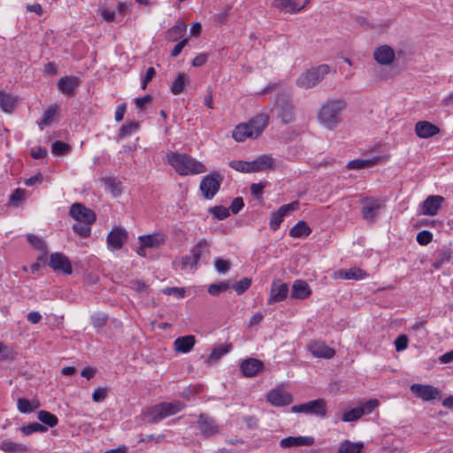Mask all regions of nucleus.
Returning a JSON list of instances; mask_svg holds the SVG:
<instances>
[{
	"mask_svg": "<svg viewBox=\"0 0 453 453\" xmlns=\"http://www.w3.org/2000/svg\"><path fill=\"white\" fill-rule=\"evenodd\" d=\"M347 103L344 99H328L319 107L317 119L319 123L328 130H334L342 122V113Z\"/></svg>",
	"mask_w": 453,
	"mask_h": 453,
	"instance_id": "obj_1",
	"label": "nucleus"
},
{
	"mask_svg": "<svg viewBox=\"0 0 453 453\" xmlns=\"http://www.w3.org/2000/svg\"><path fill=\"white\" fill-rule=\"evenodd\" d=\"M167 158L168 163L182 176L199 174L207 171L202 162L186 153L170 152Z\"/></svg>",
	"mask_w": 453,
	"mask_h": 453,
	"instance_id": "obj_2",
	"label": "nucleus"
},
{
	"mask_svg": "<svg viewBox=\"0 0 453 453\" xmlns=\"http://www.w3.org/2000/svg\"><path fill=\"white\" fill-rule=\"evenodd\" d=\"M184 408L185 404L180 401L165 402L149 409L146 412V417L149 423L156 424L171 415L180 412Z\"/></svg>",
	"mask_w": 453,
	"mask_h": 453,
	"instance_id": "obj_3",
	"label": "nucleus"
},
{
	"mask_svg": "<svg viewBox=\"0 0 453 453\" xmlns=\"http://www.w3.org/2000/svg\"><path fill=\"white\" fill-rule=\"evenodd\" d=\"M295 109L288 93L281 92L277 95L273 111L282 124H289L296 119Z\"/></svg>",
	"mask_w": 453,
	"mask_h": 453,
	"instance_id": "obj_4",
	"label": "nucleus"
},
{
	"mask_svg": "<svg viewBox=\"0 0 453 453\" xmlns=\"http://www.w3.org/2000/svg\"><path fill=\"white\" fill-rule=\"evenodd\" d=\"M327 65H320L317 67L311 68L301 73L296 79V85L301 88H311L321 81L329 73Z\"/></svg>",
	"mask_w": 453,
	"mask_h": 453,
	"instance_id": "obj_5",
	"label": "nucleus"
},
{
	"mask_svg": "<svg viewBox=\"0 0 453 453\" xmlns=\"http://www.w3.org/2000/svg\"><path fill=\"white\" fill-rule=\"evenodd\" d=\"M291 411L325 418L326 416V403L324 399L318 398L304 403L294 405L291 407Z\"/></svg>",
	"mask_w": 453,
	"mask_h": 453,
	"instance_id": "obj_6",
	"label": "nucleus"
},
{
	"mask_svg": "<svg viewBox=\"0 0 453 453\" xmlns=\"http://www.w3.org/2000/svg\"><path fill=\"white\" fill-rule=\"evenodd\" d=\"M223 176L218 172L205 175L200 182V190L205 199H212L220 188Z\"/></svg>",
	"mask_w": 453,
	"mask_h": 453,
	"instance_id": "obj_7",
	"label": "nucleus"
},
{
	"mask_svg": "<svg viewBox=\"0 0 453 453\" xmlns=\"http://www.w3.org/2000/svg\"><path fill=\"white\" fill-rule=\"evenodd\" d=\"M411 392L424 402H430L441 398V390L432 385L412 384L410 387Z\"/></svg>",
	"mask_w": 453,
	"mask_h": 453,
	"instance_id": "obj_8",
	"label": "nucleus"
},
{
	"mask_svg": "<svg viewBox=\"0 0 453 453\" xmlns=\"http://www.w3.org/2000/svg\"><path fill=\"white\" fill-rule=\"evenodd\" d=\"M362 203L361 215L365 220L371 223L376 220L380 211L385 207V204L378 199L365 198Z\"/></svg>",
	"mask_w": 453,
	"mask_h": 453,
	"instance_id": "obj_9",
	"label": "nucleus"
},
{
	"mask_svg": "<svg viewBox=\"0 0 453 453\" xmlns=\"http://www.w3.org/2000/svg\"><path fill=\"white\" fill-rule=\"evenodd\" d=\"M69 215L78 222H86L88 224H94L96 219V213L81 203H74L71 206Z\"/></svg>",
	"mask_w": 453,
	"mask_h": 453,
	"instance_id": "obj_10",
	"label": "nucleus"
},
{
	"mask_svg": "<svg viewBox=\"0 0 453 453\" xmlns=\"http://www.w3.org/2000/svg\"><path fill=\"white\" fill-rule=\"evenodd\" d=\"M128 240V233L120 226H115L107 235V246L111 250H119Z\"/></svg>",
	"mask_w": 453,
	"mask_h": 453,
	"instance_id": "obj_11",
	"label": "nucleus"
},
{
	"mask_svg": "<svg viewBox=\"0 0 453 453\" xmlns=\"http://www.w3.org/2000/svg\"><path fill=\"white\" fill-rule=\"evenodd\" d=\"M266 400L273 406L282 407L289 405L293 402V396L283 388H276L267 393Z\"/></svg>",
	"mask_w": 453,
	"mask_h": 453,
	"instance_id": "obj_12",
	"label": "nucleus"
},
{
	"mask_svg": "<svg viewBox=\"0 0 453 453\" xmlns=\"http://www.w3.org/2000/svg\"><path fill=\"white\" fill-rule=\"evenodd\" d=\"M196 424L202 434L207 438L214 436L220 431L219 426L216 421L205 413L199 415Z\"/></svg>",
	"mask_w": 453,
	"mask_h": 453,
	"instance_id": "obj_13",
	"label": "nucleus"
},
{
	"mask_svg": "<svg viewBox=\"0 0 453 453\" xmlns=\"http://www.w3.org/2000/svg\"><path fill=\"white\" fill-rule=\"evenodd\" d=\"M49 265L54 272L63 273L69 275L73 272L72 264L69 258L63 253L56 252L50 255Z\"/></svg>",
	"mask_w": 453,
	"mask_h": 453,
	"instance_id": "obj_14",
	"label": "nucleus"
},
{
	"mask_svg": "<svg viewBox=\"0 0 453 453\" xmlns=\"http://www.w3.org/2000/svg\"><path fill=\"white\" fill-rule=\"evenodd\" d=\"M298 205H299L298 201H294L290 203L281 205L276 211L273 212L271 214V219H270L271 229H273V231H276L280 227L286 214L289 211L296 210L298 208Z\"/></svg>",
	"mask_w": 453,
	"mask_h": 453,
	"instance_id": "obj_15",
	"label": "nucleus"
},
{
	"mask_svg": "<svg viewBox=\"0 0 453 453\" xmlns=\"http://www.w3.org/2000/svg\"><path fill=\"white\" fill-rule=\"evenodd\" d=\"M288 293V286L287 283L280 282V280H274L271 286L269 304H273L283 301Z\"/></svg>",
	"mask_w": 453,
	"mask_h": 453,
	"instance_id": "obj_16",
	"label": "nucleus"
},
{
	"mask_svg": "<svg viewBox=\"0 0 453 453\" xmlns=\"http://www.w3.org/2000/svg\"><path fill=\"white\" fill-rule=\"evenodd\" d=\"M373 58L380 65H389L394 62L395 54L390 46L385 44L375 49Z\"/></svg>",
	"mask_w": 453,
	"mask_h": 453,
	"instance_id": "obj_17",
	"label": "nucleus"
},
{
	"mask_svg": "<svg viewBox=\"0 0 453 453\" xmlns=\"http://www.w3.org/2000/svg\"><path fill=\"white\" fill-rule=\"evenodd\" d=\"M211 245L207 240L202 239L191 250L193 261L191 263V268H196L197 263L201 258H209L211 250Z\"/></svg>",
	"mask_w": 453,
	"mask_h": 453,
	"instance_id": "obj_18",
	"label": "nucleus"
},
{
	"mask_svg": "<svg viewBox=\"0 0 453 453\" xmlns=\"http://www.w3.org/2000/svg\"><path fill=\"white\" fill-rule=\"evenodd\" d=\"M241 371L245 377H253L264 369V363L254 357L244 359L240 365Z\"/></svg>",
	"mask_w": 453,
	"mask_h": 453,
	"instance_id": "obj_19",
	"label": "nucleus"
},
{
	"mask_svg": "<svg viewBox=\"0 0 453 453\" xmlns=\"http://www.w3.org/2000/svg\"><path fill=\"white\" fill-rule=\"evenodd\" d=\"M311 294L312 291L307 281L303 280H296L293 282L290 292V297L292 299L305 300L309 298Z\"/></svg>",
	"mask_w": 453,
	"mask_h": 453,
	"instance_id": "obj_20",
	"label": "nucleus"
},
{
	"mask_svg": "<svg viewBox=\"0 0 453 453\" xmlns=\"http://www.w3.org/2000/svg\"><path fill=\"white\" fill-rule=\"evenodd\" d=\"M308 349L313 357L319 358H332L335 355V350L322 342H311Z\"/></svg>",
	"mask_w": 453,
	"mask_h": 453,
	"instance_id": "obj_21",
	"label": "nucleus"
},
{
	"mask_svg": "<svg viewBox=\"0 0 453 453\" xmlns=\"http://www.w3.org/2000/svg\"><path fill=\"white\" fill-rule=\"evenodd\" d=\"M444 198L441 196H429L422 203V214L434 216L443 203Z\"/></svg>",
	"mask_w": 453,
	"mask_h": 453,
	"instance_id": "obj_22",
	"label": "nucleus"
},
{
	"mask_svg": "<svg viewBox=\"0 0 453 453\" xmlns=\"http://www.w3.org/2000/svg\"><path fill=\"white\" fill-rule=\"evenodd\" d=\"M415 133L419 138H430L440 133V128L428 122V121H418L415 125Z\"/></svg>",
	"mask_w": 453,
	"mask_h": 453,
	"instance_id": "obj_23",
	"label": "nucleus"
},
{
	"mask_svg": "<svg viewBox=\"0 0 453 453\" xmlns=\"http://www.w3.org/2000/svg\"><path fill=\"white\" fill-rule=\"evenodd\" d=\"M80 85V79L75 76L62 77L58 82V89L65 95L70 96L74 94Z\"/></svg>",
	"mask_w": 453,
	"mask_h": 453,
	"instance_id": "obj_24",
	"label": "nucleus"
},
{
	"mask_svg": "<svg viewBox=\"0 0 453 453\" xmlns=\"http://www.w3.org/2000/svg\"><path fill=\"white\" fill-rule=\"evenodd\" d=\"M269 123V116L265 113L257 114L253 117L248 125L250 127V130L254 134L255 137L257 138L265 129Z\"/></svg>",
	"mask_w": 453,
	"mask_h": 453,
	"instance_id": "obj_25",
	"label": "nucleus"
},
{
	"mask_svg": "<svg viewBox=\"0 0 453 453\" xmlns=\"http://www.w3.org/2000/svg\"><path fill=\"white\" fill-rule=\"evenodd\" d=\"M315 440L311 436H288L280 440V446L283 448H291L296 446H311Z\"/></svg>",
	"mask_w": 453,
	"mask_h": 453,
	"instance_id": "obj_26",
	"label": "nucleus"
},
{
	"mask_svg": "<svg viewBox=\"0 0 453 453\" xmlns=\"http://www.w3.org/2000/svg\"><path fill=\"white\" fill-rule=\"evenodd\" d=\"M196 344V338L194 335H185L178 337L173 342V349L176 353H188Z\"/></svg>",
	"mask_w": 453,
	"mask_h": 453,
	"instance_id": "obj_27",
	"label": "nucleus"
},
{
	"mask_svg": "<svg viewBox=\"0 0 453 453\" xmlns=\"http://www.w3.org/2000/svg\"><path fill=\"white\" fill-rule=\"evenodd\" d=\"M165 235L160 232L139 237L140 243L148 248H157L165 242Z\"/></svg>",
	"mask_w": 453,
	"mask_h": 453,
	"instance_id": "obj_28",
	"label": "nucleus"
},
{
	"mask_svg": "<svg viewBox=\"0 0 453 453\" xmlns=\"http://www.w3.org/2000/svg\"><path fill=\"white\" fill-rule=\"evenodd\" d=\"M366 273L357 267H351L349 270H338L334 273V277L344 280H361L366 276Z\"/></svg>",
	"mask_w": 453,
	"mask_h": 453,
	"instance_id": "obj_29",
	"label": "nucleus"
},
{
	"mask_svg": "<svg viewBox=\"0 0 453 453\" xmlns=\"http://www.w3.org/2000/svg\"><path fill=\"white\" fill-rule=\"evenodd\" d=\"M232 137L238 142H244L247 138H256L248 123L237 125L233 130Z\"/></svg>",
	"mask_w": 453,
	"mask_h": 453,
	"instance_id": "obj_30",
	"label": "nucleus"
},
{
	"mask_svg": "<svg viewBox=\"0 0 453 453\" xmlns=\"http://www.w3.org/2000/svg\"><path fill=\"white\" fill-rule=\"evenodd\" d=\"M0 449L7 453H27L29 451L27 445L12 441H4L0 443Z\"/></svg>",
	"mask_w": 453,
	"mask_h": 453,
	"instance_id": "obj_31",
	"label": "nucleus"
},
{
	"mask_svg": "<svg viewBox=\"0 0 453 453\" xmlns=\"http://www.w3.org/2000/svg\"><path fill=\"white\" fill-rule=\"evenodd\" d=\"M17 103L16 97L6 93L4 90H0V108L4 111L11 113L15 108Z\"/></svg>",
	"mask_w": 453,
	"mask_h": 453,
	"instance_id": "obj_32",
	"label": "nucleus"
},
{
	"mask_svg": "<svg viewBox=\"0 0 453 453\" xmlns=\"http://www.w3.org/2000/svg\"><path fill=\"white\" fill-rule=\"evenodd\" d=\"M186 30V24L178 21L173 27L167 30L166 39L171 42H176L184 35Z\"/></svg>",
	"mask_w": 453,
	"mask_h": 453,
	"instance_id": "obj_33",
	"label": "nucleus"
},
{
	"mask_svg": "<svg viewBox=\"0 0 453 453\" xmlns=\"http://www.w3.org/2000/svg\"><path fill=\"white\" fill-rule=\"evenodd\" d=\"M274 159L267 155H263L253 160L255 173L272 169L274 165Z\"/></svg>",
	"mask_w": 453,
	"mask_h": 453,
	"instance_id": "obj_34",
	"label": "nucleus"
},
{
	"mask_svg": "<svg viewBox=\"0 0 453 453\" xmlns=\"http://www.w3.org/2000/svg\"><path fill=\"white\" fill-rule=\"evenodd\" d=\"M311 233V229L303 220L298 221L289 231V235L293 238L307 237Z\"/></svg>",
	"mask_w": 453,
	"mask_h": 453,
	"instance_id": "obj_35",
	"label": "nucleus"
},
{
	"mask_svg": "<svg viewBox=\"0 0 453 453\" xmlns=\"http://www.w3.org/2000/svg\"><path fill=\"white\" fill-rule=\"evenodd\" d=\"M231 349H232L231 343L214 348L211 350V353L210 354V356L208 357L206 363H208L209 365L215 364L221 358L222 356L228 353L231 350Z\"/></svg>",
	"mask_w": 453,
	"mask_h": 453,
	"instance_id": "obj_36",
	"label": "nucleus"
},
{
	"mask_svg": "<svg viewBox=\"0 0 453 453\" xmlns=\"http://www.w3.org/2000/svg\"><path fill=\"white\" fill-rule=\"evenodd\" d=\"M273 5L280 11L293 13L299 12L303 8V6L297 7V4L292 0H275Z\"/></svg>",
	"mask_w": 453,
	"mask_h": 453,
	"instance_id": "obj_37",
	"label": "nucleus"
},
{
	"mask_svg": "<svg viewBox=\"0 0 453 453\" xmlns=\"http://www.w3.org/2000/svg\"><path fill=\"white\" fill-rule=\"evenodd\" d=\"M231 168L241 173H255L253 161L232 160L229 162Z\"/></svg>",
	"mask_w": 453,
	"mask_h": 453,
	"instance_id": "obj_38",
	"label": "nucleus"
},
{
	"mask_svg": "<svg viewBox=\"0 0 453 453\" xmlns=\"http://www.w3.org/2000/svg\"><path fill=\"white\" fill-rule=\"evenodd\" d=\"M362 448V443H355L345 440L339 446L338 453H359Z\"/></svg>",
	"mask_w": 453,
	"mask_h": 453,
	"instance_id": "obj_39",
	"label": "nucleus"
},
{
	"mask_svg": "<svg viewBox=\"0 0 453 453\" xmlns=\"http://www.w3.org/2000/svg\"><path fill=\"white\" fill-rule=\"evenodd\" d=\"M378 161V158L374 159H354L348 163L347 168L349 169H364L374 165Z\"/></svg>",
	"mask_w": 453,
	"mask_h": 453,
	"instance_id": "obj_40",
	"label": "nucleus"
},
{
	"mask_svg": "<svg viewBox=\"0 0 453 453\" xmlns=\"http://www.w3.org/2000/svg\"><path fill=\"white\" fill-rule=\"evenodd\" d=\"M37 418L42 423L49 426L50 427H54L58 423V418L57 416L47 411H38Z\"/></svg>",
	"mask_w": 453,
	"mask_h": 453,
	"instance_id": "obj_41",
	"label": "nucleus"
},
{
	"mask_svg": "<svg viewBox=\"0 0 453 453\" xmlns=\"http://www.w3.org/2000/svg\"><path fill=\"white\" fill-rule=\"evenodd\" d=\"M17 408L21 413H30L39 408V403L36 402L35 405L27 398L20 397L17 401Z\"/></svg>",
	"mask_w": 453,
	"mask_h": 453,
	"instance_id": "obj_42",
	"label": "nucleus"
},
{
	"mask_svg": "<svg viewBox=\"0 0 453 453\" xmlns=\"http://www.w3.org/2000/svg\"><path fill=\"white\" fill-rule=\"evenodd\" d=\"M139 127L140 124L138 121H131L122 125L117 135L118 139H122L127 135H130L133 132L137 131Z\"/></svg>",
	"mask_w": 453,
	"mask_h": 453,
	"instance_id": "obj_43",
	"label": "nucleus"
},
{
	"mask_svg": "<svg viewBox=\"0 0 453 453\" xmlns=\"http://www.w3.org/2000/svg\"><path fill=\"white\" fill-rule=\"evenodd\" d=\"M186 79L187 76L184 73H179L177 74L171 86V92L173 95H179L183 91Z\"/></svg>",
	"mask_w": 453,
	"mask_h": 453,
	"instance_id": "obj_44",
	"label": "nucleus"
},
{
	"mask_svg": "<svg viewBox=\"0 0 453 453\" xmlns=\"http://www.w3.org/2000/svg\"><path fill=\"white\" fill-rule=\"evenodd\" d=\"M93 224L86 222H76L73 225V231L81 237H88L91 234V226Z\"/></svg>",
	"mask_w": 453,
	"mask_h": 453,
	"instance_id": "obj_45",
	"label": "nucleus"
},
{
	"mask_svg": "<svg viewBox=\"0 0 453 453\" xmlns=\"http://www.w3.org/2000/svg\"><path fill=\"white\" fill-rule=\"evenodd\" d=\"M20 430L25 435H29L33 433H44L48 428L40 423L33 422L27 426H23Z\"/></svg>",
	"mask_w": 453,
	"mask_h": 453,
	"instance_id": "obj_46",
	"label": "nucleus"
},
{
	"mask_svg": "<svg viewBox=\"0 0 453 453\" xmlns=\"http://www.w3.org/2000/svg\"><path fill=\"white\" fill-rule=\"evenodd\" d=\"M364 415L361 408L356 407L343 413L342 420L344 422H351L359 419Z\"/></svg>",
	"mask_w": 453,
	"mask_h": 453,
	"instance_id": "obj_47",
	"label": "nucleus"
},
{
	"mask_svg": "<svg viewBox=\"0 0 453 453\" xmlns=\"http://www.w3.org/2000/svg\"><path fill=\"white\" fill-rule=\"evenodd\" d=\"M71 150V147L69 144L62 142V141H56L51 145V152L54 155H65L67 154Z\"/></svg>",
	"mask_w": 453,
	"mask_h": 453,
	"instance_id": "obj_48",
	"label": "nucleus"
},
{
	"mask_svg": "<svg viewBox=\"0 0 453 453\" xmlns=\"http://www.w3.org/2000/svg\"><path fill=\"white\" fill-rule=\"evenodd\" d=\"M209 212L219 220H223L230 215L229 209L222 205L211 207Z\"/></svg>",
	"mask_w": 453,
	"mask_h": 453,
	"instance_id": "obj_49",
	"label": "nucleus"
},
{
	"mask_svg": "<svg viewBox=\"0 0 453 453\" xmlns=\"http://www.w3.org/2000/svg\"><path fill=\"white\" fill-rule=\"evenodd\" d=\"M230 284L226 281H221L219 283L211 284L208 288V293L213 296H218L222 292L227 290Z\"/></svg>",
	"mask_w": 453,
	"mask_h": 453,
	"instance_id": "obj_50",
	"label": "nucleus"
},
{
	"mask_svg": "<svg viewBox=\"0 0 453 453\" xmlns=\"http://www.w3.org/2000/svg\"><path fill=\"white\" fill-rule=\"evenodd\" d=\"M27 242L36 250L41 251H47V245L45 242L34 234H27Z\"/></svg>",
	"mask_w": 453,
	"mask_h": 453,
	"instance_id": "obj_51",
	"label": "nucleus"
},
{
	"mask_svg": "<svg viewBox=\"0 0 453 453\" xmlns=\"http://www.w3.org/2000/svg\"><path fill=\"white\" fill-rule=\"evenodd\" d=\"M15 358V353L7 345L0 342V361L13 360Z\"/></svg>",
	"mask_w": 453,
	"mask_h": 453,
	"instance_id": "obj_52",
	"label": "nucleus"
},
{
	"mask_svg": "<svg viewBox=\"0 0 453 453\" xmlns=\"http://www.w3.org/2000/svg\"><path fill=\"white\" fill-rule=\"evenodd\" d=\"M451 258V252L449 250H444L440 253L439 257L433 262V267L434 269H440L445 263L449 262Z\"/></svg>",
	"mask_w": 453,
	"mask_h": 453,
	"instance_id": "obj_53",
	"label": "nucleus"
},
{
	"mask_svg": "<svg viewBox=\"0 0 453 453\" xmlns=\"http://www.w3.org/2000/svg\"><path fill=\"white\" fill-rule=\"evenodd\" d=\"M251 279L250 278H242L240 281H238L236 284L233 285V288L234 291L237 293V295L243 294L246 290L249 289V288L251 285Z\"/></svg>",
	"mask_w": 453,
	"mask_h": 453,
	"instance_id": "obj_54",
	"label": "nucleus"
},
{
	"mask_svg": "<svg viewBox=\"0 0 453 453\" xmlns=\"http://www.w3.org/2000/svg\"><path fill=\"white\" fill-rule=\"evenodd\" d=\"M57 112V107L56 106H50L48 107L41 119V125L48 126L53 119L55 114Z\"/></svg>",
	"mask_w": 453,
	"mask_h": 453,
	"instance_id": "obj_55",
	"label": "nucleus"
},
{
	"mask_svg": "<svg viewBox=\"0 0 453 453\" xmlns=\"http://www.w3.org/2000/svg\"><path fill=\"white\" fill-rule=\"evenodd\" d=\"M416 240L422 246L427 245L433 240V234L427 230L420 231L418 233Z\"/></svg>",
	"mask_w": 453,
	"mask_h": 453,
	"instance_id": "obj_56",
	"label": "nucleus"
},
{
	"mask_svg": "<svg viewBox=\"0 0 453 453\" xmlns=\"http://www.w3.org/2000/svg\"><path fill=\"white\" fill-rule=\"evenodd\" d=\"M107 319V315L104 313H96L91 316L92 324L97 328L103 327L106 324Z\"/></svg>",
	"mask_w": 453,
	"mask_h": 453,
	"instance_id": "obj_57",
	"label": "nucleus"
},
{
	"mask_svg": "<svg viewBox=\"0 0 453 453\" xmlns=\"http://www.w3.org/2000/svg\"><path fill=\"white\" fill-rule=\"evenodd\" d=\"M107 393H108L107 388H97L94 390V392L92 394V400L95 403L103 402L106 398Z\"/></svg>",
	"mask_w": 453,
	"mask_h": 453,
	"instance_id": "obj_58",
	"label": "nucleus"
},
{
	"mask_svg": "<svg viewBox=\"0 0 453 453\" xmlns=\"http://www.w3.org/2000/svg\"><path fill=\"white\" fill-rule=\"evenodd\" d=\"M214 265L219 273H226L230 268V262L219 257L215 259Z\"/></svg>",
	"mask_w": 453,
	"mask_h": 453,
	"instance_id": "obj_59",
	"label": "nucleus"
},
{
	"mask_svg": "<svg viewBox=\"0 0 453 453\" xmlns=\"http://www.w3.org/2000/svg\"><path fill=\"white\" fill-rule=\"evenodd\" d=\"M395 347L397 351H403L408 347V337L405 334H400L395 340Z\"/></svg>",
	"mask_w": 453,
	"mask_h": 453,
	"instance_id": "obj_60",
	"label": "nucleus"
},
{
	"mask_svg": "<svg viewBox=\"0 0 453 453\" xmlns=\"http://www.w3.org/2000/svg\"><path fill=\"white\" fill-rule=\"evenodd\" d=\"M185 289L183 288H166L163 290V293L167 296H174L177 298H182L185 296Z\"/></svg>",
	"mask_w": 453,
	"mask_h": 453,
	"instance_id": "obj_61",
	"label": "nucleus"
},
{
	"mask_svg": "<svg viewBox=\"0 0 453 453\" xmlns=\"http://www.w3.org/2000/svg\"><path fill=\"white\" fill-rule=\"evenodd\" d=\"M105 183L108 186V188L111 189V191L114 196H118L121 194V188H120L121 185L119 182H116L113 179L110 178L105 180Z\"/></svg>",
	"mask_w": 453,
	"mask_h": 453,
	"instance_id": "obj_62",
	"label": "nucleus"
},
{
	"mask_svg": "<svg viewBox=\"0 0 453 453\" xmlns=\"http://www.w3.org/2000/svg\"><path fill=\"white\" fill-rule=\"evenodd\" d=\"M265 186L266 182L252 183L250 186V192L255 197L259 198L262 196Z\"/></svg>",
	"mask_w": 453,
	"mask_h": 453,
	"instance_id": "obj_63",
	"label": "nucleus"
},
{
	"mask_svg": "<svg viewBox=\"0 0 453 453\" xmlns=\"http://www.w3.org/2000/svg\"><path fill=\"white\" fill-rule=\"evenodd\" d=\"M152 99V96L146 95L144 96L135 98L134 103L137 108L143 110L146 108L147 104L151 103Z\"/></svg>",
	"mask_w": 453,
	"mask_h": 453,
	"instance_id": "obj_64",
	"label": "nucleus"
}]
</instances>
